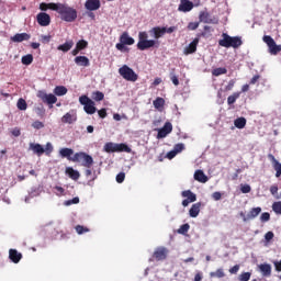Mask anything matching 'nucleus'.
<instances>
[{
	"label": "nucleus",
	"instance_id": "nucleus-1",
	"mask_svg": "<svg viewBox=\"0 0 281 281\" xmlns=\"http://www.w3.org/2000/svg\"><path fill=\"white\" fill-rule=\"evenodd\" d=\"M148 34L154 40H148ZM166 36V26H154L148 31H142L138 33V42L137 49L140 52H146V49H150V47H159V38Z\"/></svg>",
	"mask_w": 281,
	"mask_h": 281
},
{
	"label": "nucleus",
	"instance_id": "nucleus-2",
	"mask_svg": "<svg viewBox=\"0 0 281 281\" xmlns=\"http://www.w3.org/2000/svg\"><path fill=\"white\" fill-rule=\"evenodd\" d=\"M55 12L59 13L61 21L74 23L78 19V11L65 3H57Z\"/></svg>",
	"mask_w": 281,
	"mask_h": 281
},
{
	"label": "nucleus",
	"instance_id": "nucleus-3",
	"mask_svg": "<svg viewBox=\"0 0 281 281\" xmlns=\"http://www.w3.org/2000/svg\"><path fill=\"white\" fill-rule=\"evenodd\" d=\"M220 47H226V49H229V47H233V49H238L240 45H243V40L240 36H229L227 33L222 34V38L218 41Z\"/></svg>",
	"mask_w": 281,
	"mask_h": 281
},
{
	"label": "nucleus",
	"instance_id": "nucleus-4",
	"mask_svg": "<svg viewBox=\"0 0 281 281\" xmlns=\"http://www.w3.org/2000/svg\"><path fill=\"white\" fill-rule=\"evenodd\" d=\"M104 153H132L131 147L126 145L125 143H105L103 146Z\"/></svg>",
	"mask_w": 281,
	"mask_h": 281
},
{
	"label": "nucleus",
	"instance_id": "nucleus-5",
	"mask_svg": "<svg viewBox=\"0 0 281 281\" xmlns=\"http://www.w3.org/2000/svg\"><path fill=\"white\" fill-rule=\"evenodd\" d=\"M79 103L81 106H83V111L87 113V115H93V113L98 111L95 108V102H93V100L88 98L86 94L79 97Z\"/></svg>",
	"mask_w": 281,
	"mask_h": 281
},
{
	"label": "nucleus",
	"instance_id": "nucleus-6",
	"mask_svg": "<svg viewBox=\"0 0 281 281\" xmlns=\"http://www.w3.org/2000/svg\"><path fill=\"white\" fill-rule=\"evenodd\" d=\"M263 43L268 46L269 54L271 56H278L281 52V45L276 44V40L271 35H265L262 37Z\"/></svg>",
	"mask_w": 281,
	"mask_h": 281
},
{
	"label": "nucleus",
	"instance_id": "nucleus-7",
	"mask_svg": "<svg viewBox=\"0 0 281 281\" xmlns=\"http://www.w3.org/2000/svg\"><path fill=\"white\" fill-rule=\"evenodd\" d=\"M119 74L122 76V78H124V80L130 82H136L137 80V74H135V70H133V68L128 67L127 65H123L119 69Z\"/></svg>",
	"mask_w": 281,
	"mask_h": 281
},
{
	"label": "nucleus",
	"instance_id": "nucleus-8",
	"mask_svg": "<svg viewBox=\"0 0 281 281\" xmlns=\"http://www.w3.org/2000/svg\"><path fill=\"white\" fill-rule=\"evenodd\" d=\"M37 98H40V100H42L45 104H48L49 109H54V104L58 102V98H56V94H47V92H45L44 90H40L37 92Z\"/></svg>",
	"mask_w": 281,
	"mask_h": 281
},
{
	"label": "nucleus",
	"instance_id": "nucleus-9",
	"mask_svg": "<svg viewBox=\"0 0 281 281\" xmlns=\"http://www.w3.org/2000/svg\"><path fill=\"white\" fill-rule=\"evenodd\" d=\"M157 139H164L165 137H168L170 133H172V123L166 122L165 125L161 128H158Z\"/></svg>",
	"mask_w": 281,
	"mask_h": 281
},
{
	"label": "nucleus",
	"instance_id": "nucleus-10",
	"mask_svg": "<svg viewBox=\"0 0 281 281\" xmlns=\"http://www.w3.org/2000/svg\"><path fill=\"white\" fill-rule=\"evenodd\" d=\"M36 20L41 27H47L52 23V18L45 12H41L36 15Z\"/></svg>",
	"mask_w": 281,
	"mask_h": 281
},
{
	"label": "nucleus",
	"instance_id": "nucleus-11",
	"mask_svg": "<svg viewBox=\"0 0 281 281\" xmlns=\"http://www.w3.org/2000/svg\"><path fill=\"white\" fill-rule=\"evenodd\" d=\"M199 19L201 23H209L212 25H216L218 23V20L216 18H212V15L205 11L200 12Z\"/></svg>",
	"mask_w": 281,
	"mask_h": 281
},
{
	"label": "nucleus",
	"instance_id": "nucleus-12",
	"mask_svg": "<svg viewBox=\"0 0 281 281\" xmlns=\"http://www.w3.org/2000/svg\"><path fill=\"white\" fill-rule=\"evenodd\" d=\"M194 8V3L190 0H180V4L178 7L179 12H191Z\"/></svg>",
	"mask_w": 281,
	"mask_h": 281
},
{
	"label": "nucleus",
	"instance_id": "nucleus-13",
	"mask_svg": "<svg viewBox=\"0 0 281 281\" xmlns=\"http://www.w3.org/2000/svg\"><path fill=\"white\" fill-rule=\"evenodd\" d=\"M100 0H87L85 3L86 10H89V12H95V10H100Z\"/></svg>",
	"mask_w": 281,
	"mask_h": 281
},
{
	"label": "nucleus",
	"instance_id": "nucleus-14",
	"mask_svg": "<svg viewBox=\"0 0 281 281\" xmlns=\"http://www.w3.org/2000/svg\"><path fill=\"white\" fill-rule=\"evenodd\" d=\"M268 157L272 164V168L276 170V177H281V162L276 159L274 155L270 154Z\"/></svg>",
	"mask_w": 281,
	"mask_h": 281
},
{
	"label": "nucleus",
	"instance_id": "nucleus-15",
	"mask_svg": "<svg viewBox=\"0 0 281 281\" xmlns=\"http://www.w3.org/2000/svg\"><path fill=\"white\" fill-rule=\"evenodd\" d=\"M154 256H155L156 260H166V258L168 256V248H166V247H158L154 251Z\"/></svg>",
	"mask_w": 281,
	"mask_h": 281
},
{
	"label": "nucleus",
	"instance_id": "nucleus-16",
	"mask_svg": "<svg viewBox=\"0 0 281 281\" xmlns=\"http://www.w3.org/2000/svg\"><path fill=\"white\" fill-rule=\"evenodd\" d=\"M78 120V116L76 115V112L70 111L67 112L63 117H61V122L64 124H74V122H76Z\"/></svg>",
	"mask_w": 281,
	"mask_h": 281
},
{
	"label": "nucleus",
	"instance_id": "nucleus-17",
	"mask_svg": "<svg viewBox=\"0 0 281 281\" xmlns=\"http://www.w3.org/2000/svg\"><path fill=\"white\" fill-rule=\"evenodd\" d=\"M30 38H32V35L27 33H16L11 37V41L13 43H23V41H30Z\"/></svg>",
	"mask_w": 281,
	"mask_h": 281
},
{
	"label": "nucleus",
	"instance_id": "nucleus-18",
	"mask_svg": "<svg viewBox=\"0 0 281 281\" xmlns=\"http://www.w3.org/2000/svg\"><path fill=\"white\" fill-rule=\"evenodd\" d=\"M196 45H199V38H194L183 50L186 56L194 54L196 52Z\"/></svg>",
	"mask_w": 281,
	"mask_h": 281
},
{
	"label": "nucleus",
	"instance_id": "nucleus-19",
	"mask_svg": "<svg viewBox=\"0 0 281 281\" xmlns=\"http://www.w3.org/2000/svg\"><path fill=\"white\" fill-rule=\"evenodd\" d=\"M30 150H33L34 155H37L41 157L45 153V147L38 143H31L30 144Z\"/></svg>",
	"mask_w": 281,
	"mask_h": 281
},
{
	"label": "nucleus",
	"instance_id": "nucleus-20",
	"mask_svg": "<svg viewBox=\"0 0 281 281\" xmlns=\"http://www.w3.org/2000/svg\"><path fill=\"white\" fill-rule=\"evenodd\" d=\"M9 258L15 265H18V262H21V258H23V255H21V252H19L16 249H10L9 250Z\"/></svg>",
	"mask_w": 281,
	"mask_h": 281
},
{
	"label": "nucleus",
	"instance_id": "nucleus-21",
	"mask_svg": "<svg viewBox=\"0 0 281 281\" xmlns=\"http://www.w3.org/2000/svg\"><path fill=\"white\" fill-rule=\"evenodd\" d=\"M200 212H201V202L194 203L189 210V216H191V218H196Z\"/></svg>",
	"mask_w": 281,
	"mask_h": 281
},
{
	"label": "nucleus",
	"instance_id": "nucleus-22",
	"mask_svg": "<svg viewBox=\"0 0 281 281\" xmlns=\"http://www.w3.org/2000/svg\"><path fill=\"white\" fill-rule=\"evenodd\" d=\"M71 155H74V149L71 148H67V147H64L61 149H59V157H61L63 159H68L69 161H71V159L74 157H71Z\"/></svg>",
	"mask_w": 281,
	"mask_h": 281
},
{
	"label": "nucleus",
	"instance_id": "nucleus-23",
	"mask_svg": "<svg viewBox=\"0 0 281 281\" xmlns=\"http://www.w3.org/2000/svg\"><path fill=\"white\" fill-rule=\"evenodd\" d=\"M120 43H123L125 45H135V38L131 37V35H128V33L124 32L120 36Z\"/></svg>",
	"mask_w": 281,
	"mask_h": 281
},
{
	"label": "nucleus",
	"instance_id": "nucleus-24",
	"mask_svg": "<svg viewBox=\"0 0 281 281\" xmlns=\"http://www.w3.org/2000/svg\"><path fill=\"white\" fill-rule=\"evenodd\" d=\"M194 179L195 181H199L200 183H207V176H205V172H203V170L198 169L194 172Z\"/></svg>",
	"mask_w": 281,
	"mask_h": 281
},
{
	"label": "nucleus",
	"instance_id": "nucleus-25",
	"mask_svg": "<svg viewBox=\"0 0 281 281\" xmlns=\"http://www.w3.org/2000/svg\"><path fill=\"white\" fill-rule=\"evenodd\" d=\"M75 63L79 67H89V65H90L89 57H87V56H77L75 58Z\"/></svg>",
	"mask_w": 281,
	"mask_h": 281
},
{
	"label": "nucleus",
	"instance_id": "nucleus-26",
	"mask_svg": "<svg viewBox=\"0 0 281 281\" xmlns=\"http://www.w3.org/2000/svg\"><path fill=\"white\" fill-rule=\"evenodd\" d=\"M259 271L265 278H269V276H271V265L269 263L259 265Z\"/></svg>",
	"mask_w": 281,
	"mask_h": 281
},
{
	"label": "nucleus",
	"instance_id": "nucleus-27",
	"mask_svg": "<svg viewBox=\"0 0 281 281\" xmlns=\"http://www.w3.org/2000/svg\"><path fill=\"white\" fill-rule=\"evenodd\" d=\"M66 175H68L70 179H74V181H78V179H80V172L71 167L66 168Z\"/></svg>",
	"mask_w": 281,
	"mask_h": 281
},
{
	"label": "nucleus",
	"instance_id": "nucleus-28",
	"mask_svg": "<svg viewBox=\"0 0 281 281\" xmlns=\"http://www.w3.org/2000/svg\"><path fill=\"white\" fill-rule=\"evenodd\" d=\"M57 7H58V3H54V2L45 3V2H42L40 4V10H42V12H46V10H53L54 12H56V8Z\"/></svg>",
	"mask_w": 281,
	"mask_h": 281
},
{
	"label": "nucleus",
	"instance_id": "nucleus-29",
	"mask_svg": "<svg viewBox=\"0 0 281 281\" xmlns=\"http://www.w3.org/2000/svg\"><path fill=\"white\" fill-rule=\"evenodd\" d=\"M71 47H74V42H72V40H69V41H67L65 44L59 45V46L57 47V49H58L59 52L67 53V52H69V50L71 49Z\"/></svg>",
	"mask_w": 281,
	"mask_h": 281
},
{
	"label": "nucleus",
	"instance_id": "nucleus-30",
	"mask_svg": "<svg viewBox=\"0 0 281 281\" xmlns=\"http://www.w3.org/2000/svg\"><path fill=\"white\" fill-rule=\"evenodd\" d=\"M83 160L81 162V166H85V168H91V166H93V157H91V155L86 154L82 156Z\"/></svg>",
	"mask_w": 281,
	"mask_h": 281
},
{
	"label": "nucleus",
	"instance_id": "nucleus-31",
	"mask_svg": "<svg viewBox=\"0 0 281 281\" xmlns=\"http://www.w3.org/2000/svg\"><path fill=\"white\" fill-rule=\"evenodd\" d=\"M260 212H262V207L260 206H257V207H254L249 211L248 213V220L249 221H254V218L258 217V215L260 214Z\"/></svg>",
	"mask_w": 281,
	"mask_h": 281
},
{
	"label": "nucleus",
	"instance_id": "nucleus-32",
	"mask_svg": "<svg viewBox=\"0 0 281 281\" xmlns=\"http://www.w3.org/2000/svg\"><path fill=\"white\" fill-rule=\"evenodd\" d=\"M234 126H235L236 128H239V130L245 128V126H247V119H245V117H243V116L236 119V120L234 121Z\"/></svg>",
	"mask_w": 281,
	"mask_h": 281
},
{
	"label": "nucleus",
	"instance_id": "nucleus-33",
	"mask_svg": "<svg viewBox=\"0 0 281 281\" xmlns=\"http://www.w3.org/2000/svg\"><path fill=\"white\" fill-rule=\"evenodd\" d=\"M182 196L187 199L188 201H191V203H194L196 201V194H194L192 191L187 190L182 191Z\"/></svg>",
	"mask_w": 281,
	"mask_h": 281
},
{
	"label": "nucleus",
	"instance_id": "nucleus-34",
	"mask_svg": "<svg viewBox=\"0 0 281 281\" xmlns=\"http://www.w3.org/2000/svg\"><path fill=\"white\" fill-rule=\"evenodd\" d=\"M86 153L79 151L74 155L72 158H70V161H74L75 164H82Z\"/></svg>",
	"mask_w": 281,
	"mask_h": 281
},
{
	"label": "nucleus",
	"instance_id": "nucleus-35",
	"mask_svg": "<svg viewBox=\"0 0 281 281\" xmlns=\"http://www.w3.org/2000/svg\"><path fill=\"white\" fill-rule=\"evenodd\" d=\"M154 106L159 111L160 109H164V104H166V100L164 98L158 97L153 102Z\"/></svg>",
	"mask_w": 281,
	"mask_h": 281
},
{
	"label": "nucleus",
	"instance_id": "nucleus-36",
	"mask_svg": "<svg viewBox=\"0 0 281 281\" xmlns=\"http://www.w3.org/2000/svg\"><path fill=\"white\" fill-rule=\"evenodd\" d=\"M55 95H67V88L65 86H57L54 89Z\"/></svg>",
	"mask_w": 281,
	"mask_h": 281
},
{
	"label": "nucleus",
	"instance_id": "nucleus-37",
	"mask_svg": "<svg viewBox=\"0 0 281 281\" xmlns=\"http://www.w3.org/2000/svg\"><path fill=\"white\" fill-rule=\"evenodd\" d=\"M210 278H225V270L218 268L216 271L210 272Z\"/></svg>",
	"mask_w": 281,
	"mask_h": 281
},
{
	"label": "nucleus",
	"instance_id": "nucleus-38",
	"mask_svg": "<svg viewBox=\"0 0 281 281\" xmlns=\"http://www.w3.org/2000/svg\"><path fill=\"white\" fill-rule=\"evenodd\" d=\"M16 106L19 111H27V102L22 98L18 100Z\"/></svg>",
	"mask_w": 281,
	"mask_h": 281
},
{
	"label": "nucleus",
	"instance_id": "nucleus-39",
	"mask_svg": "<svg viewBox=\"0 0 281 281\" xmlns=\"http://www.w3.org/2000/svg\"><path fill=\"white\" fill-rule=\"evenodd\" d=\"M32 63H34V56H32V54L22 57V65H32Z\"/></svg>",
	"mask_w": 281,
	"mask_h": 281
},
{
	"label": "nucleus",
	"instance_id": "nucleus-40",
	"mask_svg": "<svg viewBox=\"0 0 281 281\" xmlns=\"http://www.w3.org/2000/svg\"><path fill=\"white\" fill-rule=\"evenodd\" d=\"M78 203H80V198L75 196V198H72L70 200H66L64 202V205H66V207H69V205H78Z\"/></svg>",
	"mask_w": 281,
	"mask_h": 281
},
{
	"label": "nucleus",
	"instance_id": "nucleus-41",
	"mask_svg": "<svg viewBox=\"0 0 281 281\" xmlns=\"http://www.w3.org/2000/svg\"><path fill=\"white\" fill-rule=\"evenodd\" d=\"M92 99L95 102H102V100H104V93H102L101 91H95L92 93Z\"/></svg>",
	"mask_w": 281,
	"mask_h": 281
},
{
	"label": "nucleus",
	"instance_id": "nucleus-42",
	"mask_svg": "<svg viewBox=\"0 0 281 281\" xmlns=\"http://www.w3.org/2000/svg\"><path fill=\"white\" fill-rule=\"evenodd\" d=\"M240 98V92H235L227 98V104H234Z\"/></svg>",
	"mask_w": 281,
	"mask_h": 281
},
{
	"label": "nucleus",
	"instance_id": "nucleus-43",
	"mask_svg": "<svg viewBox=\"0 0 281 281\" xmlns=\"http://www.w3.org/2000/svg\"><path fill=\"white\" fill-rule=\"evenodd\" d=\"M212 74H213V76H223V75L227 74V68H223V67L215 68V69H213Z\"/></svg>",
	"mask_w": 281,
	"mask_h": 281
},
{
	"label": "nucleus",
	"instance_id": "nucleus-44",
	"mask_svg": "<svg viewBox=\"0 0 281 281\" xmlns=\"http://www.w3.org/2000/svg\"><path fill=\"white\" fill-rule=\"evenodd\" d=\"M89 43L85 40H80L77 44L76 47L81 52V49H87Z\"/></svg>",
	"mask_w": 281,
	"mask_h": 281
},
{
	"label": "nucleus",
	"instance_id": "nucleus-45",
	"mask_svg": "<svg viewBox=\"0 0 281 281\" xmlns=\"http://www.w3.org/2000/svg\"><path fill=\"white\" fill-rule=\"evenodd\" d=\"M272 211L274 212V214H281V201L273 202Z\"/></svg>",
	"mask_w": 281,
	"mask_h": 281
},
{
	"label": "nucleus",
	"instance_id": "nucleus-46",
	"mask_svg": "<svg viewBox=\"0 0 281 281\" xmlns=\"http://www.w3.org/2000/svg\"><path fill=\"white\" fill-rule=\"evenodd\" d=\"M44 153L45 155H52V153H54V145H52V143H46Z\"/></svg>",
	"mask_w": 281,
	"mask_h": 281
},
{
	"label": "nucleus",
	"instance_id": "nucleus-47",
	"mask_svg": "<svg viewBox=\"0 0 281 281\" xmlns=\"http://www.w3.org/2000/svg\"><path fill=\"white\" fill-rule=\"evenodd\" d=\"M239 281H249L251 280V272H244L238 278Z\"/></svg>",
	"mask_w": 281,
	"mask_h": 281
},
{
	"label": "nucleus",
	"instance_id": "nucleus-48",
	"mask_svg": "<svg viewBox=\"0 0 281 281\" xmlns=\"http://www.w3.org/2000/svg\"><path fill=\"white\" fill-rule=\"evenodd\" d=\"M189 231H190V224H183L178 229V234H188Z\"/></svg>",
	"mask_w": 281,
	"mask_h": 281
},
{
	"label": "nucleus",
	"instance_id": "nucleus-49",
	"mask_svg": "<svg viewBox=\"0 0 281 281\" xmlns=\"http://www.w3.org/2000/svg\"><path fill=\"white\" fill-rule=\"evenodd\" d=\"M261 223H268V221H271V214L269 212H265L260 215Z\"/></svg>",
	"mask_w": 281,
	"mask_h": 281
},
{
	"label": "nucleus",
	"instance_id": "nucleus-50",
	"mask_svg": "<svg viewBox=\"0 0 281 281\" xmlns=\"http://www.w3.org/2000/svg\"><path fill=\"white\" fill-rule=\"evenodd\" d=\"M270 194H272V196L276 199H280V195L278 194V184L270 187Z\"/></svg>",
	"mask_w": 281,
	"mask_h": 281
},
{
	"label": "nucleus",
	"instance_id": "nucleus-51",
	"mask_svg": "<svg viewBox=\"0 0 281 281\" xmlns=\"http://www.w3.org/2000/svg\"><path fill=\"white\" fill-rule=\"evenodd\" d=\"M240 192H243V194H249V192H251V186L240 184Z\"/></svg>",
	"mask_w": 281,
	"mask_h": 281
},
{
	"label": "nucleus",
	"instance_id": "nucleus-52",
	"mask_svg": "<svg viewBox=\"0 0 281 281\" xmlns=\"http://www.w3.org/2000/svg\"><path fill=\"white\" fill-rule=\"evenodd\" d=\"M32 127L36 128V131H41V128H45V124L41 121H35L32 123Z\"/></svg>",
	"mask_w": 281,
	"mask_h": 281
},
{
	"label": "nucleus",
	"instance_id": "nucleus-53",
	"mask_svg": "<svg viewBox=\"0 0 281 281\" xmlns=\"http://www.w3.org/2000/svg\"><path fill=\"white\" fill-rule=\"evenodd\" d=\"M186 148V145L183 143L176 144L173 146V150L179 155V153H182V150Z\"/></svg>",
	"mask_w": 281,
	"mask_h": 281
},
{
	"label": "nucleus",
	"instance_id": "nucleus-54",
	"mask_svg": "<svg viewBox=\"0 0 281 281\" xmlns=\"http://www.w3.org/2000/svg\"><path fill=\"white\" fill-rule=\"evenodd\" d=\"M124 179H126V173H124V172H120V173L116 176V182H117V183H124Z\"/></svg>",
	"mask_w": 281,
	"mask_h": 281
},
{
	"label": "nucleus",
	"instance_id": "nucleus-55",
	"mask_svg": "<svg viewBox=\"0 0 281 281\" xmlns=\"http://www.w3.org/2000/svg\"><path fill=\"white\" fill-rule=\"evenodd\" d=\"M76 232H77V234L81 235V234H85L86 232H89V228L78 225V226H76Z\"/></svg>",
	"mask_w": 281,
	"mask_h": 281
},
{
	"label": "nucleus",
	"instance_id": "nucleus-56",
	"mask_svg": "<svg viewBox=\"0 0 281 281\" xmlns=\"http://www.w3.org/2000/svg\"><path fill=\"white\" fill-rule=\"evenodd\" d=\"M228 271H229V273H232L233 276H236V273H238V271H240V266H239V265H235V266L232 267Z\"/></svg>",
	"mask_w": 281,
	"mask_h": 281
},
{
	"label": "nucleus",
	"instance_id": "nucleus-57",
	"mask_svg": "<svg viewBox=\"0 0 281 281\" xmlns=\"http://www.w3.org/2000/svg\"><path fill=\"white\" fill-rule=\"evenodd\" d=\"M196 29H199V22H190V23L188 24V30L194 31V30H196Z\"/></svg>",
	"mask_w": 281,
	"mask_h": 281
},
{
	"label": "nucleus",
	"instance_id": "nucleus-58",
	"mask_svg": "<svg viewBox=\"0 0 281 281\" xmlns=\"http://www.w3.org/2000/svg\"><path fill=\"white\" fill-rule=\"evenodd\" d=\"M273 232H268V233H266V235H265V240L267 241V243H269V241H271V240H273Z\"/></svg>",
	"mask_w": 281,
	"mask_h": 281
},
{
	"label": "nucleus",
	"instance_id": "nucleus-59",
	"mask_svg": "<svg viewBox=\"0 0 281 281\" xmlns=\"http://www.w3.org/2000/svg\"><path fill=\"white\" fill-rule=\"evenodd\" d=\"M11 134L13 137H20L21 136V130L19 127H15L11 131Z\"/></svg>",
	"mask_w": 281,
	"mask_h": 281
},
{
	"label": "nucleus",
	"instance_id": "nucleus-60",
	"mask_svg": "<svg viewBox=\"0 0 281 281\" xmlns=\"http://www.w3.org/2000/svg\"><path fill=\"white\" fill-rule=\"evenodd\" d=\"M98 115L99 117H101L102 120H104V117H106V109H101L98 111Z\"/></svg>",
	"mask_w": 281,
	"mask_h": 281
},
{
	"label": "nucleus",
	"instance_id": "nucleus-61",
	"mask_svg": "<svg viewBox=\"0 0 281 281\" xmlns=\"http://www.w3.org/2000/svg\"><path fill=\"white\" fill-rule=\"evenodd\" d=\"M177 153L175 149L170 150L168 154H167V159H175V157H177Z\"/></svg>",
	"mask_w": 281,
	"mask_h": 281
},
{
	"label": "nucleus",
	"instance_id": "nucleus-62",
	"mask_svg": "<svg viewBox=\"0 0 281 281\" xmlns=\"http://www.w3.org/2000/svg\"><path fill=\"white\" fill-rule=\"evenodd\" d=\"M221 198H222V194L218 191L212 194V199H214V201H221Z\"/></svg>",
	"mask_w": 281,
	"mask_h": 281
},
{
	"label": "nucleus",
	"instance_id": "nucleus-63",
	"mask_svg": "<svg viewBox=\"0 0 281 281\" xmlns=\"http://www.w3.org/2000/svg\"><path fill=\"white\" fill-rule=\"evenodd\" d=\"M126 44L120 42L115 45L116 49H119V52H124V47Z\"/></svg>",
	"mask_w": 281,
	"mask_h": 281
},
{
	"label": "nucleus",
	"instance_id": "nucleus-64",
	"mask_svg": "<svg viewBox=\"0 0 281 281\" xmlns=\"http://www.w3.org/2000/svg\"><path fill=\"white\" fill-rule=\"evenodd\" d=\"M273 265H274L276 271L280 272L281 271V260L280 261H274Z\"/></svg>",
	"mask_w": 281,
	"mask_h": 281
}]
</instances>
